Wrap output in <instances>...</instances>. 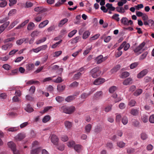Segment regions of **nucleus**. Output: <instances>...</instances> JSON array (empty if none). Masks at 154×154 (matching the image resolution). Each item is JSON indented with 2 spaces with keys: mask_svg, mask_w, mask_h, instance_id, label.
I'll list each match as a JSON object with an SVG mask.
<instances>
[{
  "mask_svg": "<svg viewBox=\"0 0 154 154\" xmlns=\"http://www.w3.org/2000/svg\"><path fill=\"white\" fill-rule=\"evenodd\" d=\"M61 109L65 113L71 114L75 111V108L74 106H68L66 105H64L61 107Z\"/></svg>",
  "mask_w": 154,
  "mask_h": 154,
  "instance_id": "obj_1",
  "label": "nucleus"
},
{
  "mask_svg": "<svg viewBox=\"0 0 154 154\" xmlns=\"http://www.w3.org/2000/svg\"><path fill=\"white\" fill-rule=\"evenodd\" d=\"M90 73L92 77L96 78L100 75L101 71L99 70V67H97L92 69Z\"/></svg>",
  "mask_w": 154,
  "mask_h": 154,
  "instance_id": "obj_2",
  "label": "nucleus"
},
{
  "mask_svg": "<svg viewBox=\"0 0 154 154\" xmlns=\"http://www.w3.org/2000/svg\"><path fill=\"white\" fill-rule=\"evenodd\" d=\"M121 23L125 26H128L129 24L131 25L133 24V21L131 20H128L127 18L123 17L120 20Z\"/></svg>",
  "mask_w": 154,
  "mask_h": 154,
  "instance_id": "obj_3",
  "label": "nucleus"
},
{
  "mask_svg": "<svg viewBox=\"0 0 154 154\" xmlns=\"http://www.w3.org/2000/svg\"><path fill=\"white\" fill-rule=\"evenodd\" d=\"M8 145L12 150L14 154H20L19 151L18 150H17L16 149L15 144L12 142H8Z\"/></svg>",
  "mask_w": 154,
  "mask_h": 154,
  "instance_id": "obj_4",
  "label": "nucleus"
},
{
  "mask_svg": "<svg viewBox=\"0 0 154 154\" xmlns=\"http://www.w3.org/2000/svg\"><path fill=\"white\" fill-rule=\"evenodd\" d=\"M106 59V57H103L102 55H100L96 57L95 60L97 64H99L105 60Z\"/></svg>",
  "mask_w": 154,
  "mask_h": 154,
  "instance_id": "obj_5",
  "label": "nucleus"
},
{
  "mask_svg": "<svg viewBox=\"0 0 154 154\" xmlns=\"http://www.w3.org/2000/svg\"><path fill=\"white\" fill-rule=\"evenodd\" d=\"M145 42H142L134 50V52L135 53H138V54H140L141 53L140 51L145 46Z\"/></svg>",
  "mask_w": 154,
  "mask_h": 154,
  "instance_id": "obj_6",
  "label": "nucleus"
},
{
  "mask_svg": "<svg viewBox=\"0 0 154 154\" xmlns=\"http://www.w3.org/2000/svg\"><path fill=\"white\" fill-rule=\"evenodd\" d=\"M105 81V79L103 78H99L95 79L93 84L96 85H98L102 84Z\"/></svg>",
  "mask_w": 154,
  "mask_h": 154,
  "instance_id": "obj_7",
  "label": "nucleus"
},
{
  "mask_svg": "<svg viewBox=\"0 0 154 154\" xmlns=\"http://www.w3.org/2000/svg\"><path fill=\"white\" fill-rule=\"evenodd\" d=\"M26 136L24 133H20L17 134L15 137V138L17 141H21Z\"/></svg>",
  "mask_w": 154,
  "mask_h": 154,
  "instance_id": "obj_8",
  "label": "nucleus"
},
{
  "mask_svg": "<svg viewBox=\"0 0 154 154\" xmlns=\"http://www.w3.org/2000/svg\"><path fill=\"white\" fill-rule=\"evenodd\" d=\"M35 67V65L32 63H29L26 65V70L27 71L31 72Z\"/></svg>",
  "mask_w": 154,
  "mask_h": 154,
  "instance_id": "obj_9",
  "label": "nucleus"
},
{
  "mask_svg": "<svg viewBox=\"0 0 154 154\" xmlns=\"http://www.w3.org/2000/svg\"><path fill=\"white\" fill-rule=\"evenodd\" d=\"M148 72L147 69H143L137 74V78L138 79L142 78L147 74Z\"/></svg>",
  "mask_w": 154,
  "mask_h": 154,
  "instance_id": "obj_10",
  "label": "nucleus"
},
{
  "mask_svg": "<svg viewBox=\"0 0 154 154\" xmlns=\"http://www.w3.org/2000/svg\"><path fill=\"white\" fill-rule=\"evenodd\" d=\"M50 137L51 138V141L54 144L57 145L58 142V138L57 136L55 134H52Z\"/></svg>",
  "mask_w": 154,
  "mask_h": 154,
  "instance_id": "obj_11",
  "label": "nucleus"
},
{
  "mask_svg": "<svg viewBox=\"0 0 154 154\" xmlns=\"http://www.w3.org/2000/svg\"><path fill=\"white\" fill-rule=\"evenodd\" d=\"M34 11L36 12H39L40 13L45 12L46 11V9L42 7H38L34 8Z\"/></svg>",
  "mask_w": 154,
  "mask_h": 154,
  "instance_id": "obj_12",
  "label": "nucleus"
},
{
  "mask_svg": "<svg viewBox=\"0 0 154 154\" xmlns=\"http://www.w3.org/2000/svg\"><path fill=\"white\" fill-rule=\"evenodd\" d=\"M64 124L65 127L67 129L70 130L71 129L72 125V122L68 121H66L64 122Z\"/></svg>",
  "mask_w": 154,
  "mask_h": 154,
  "instance_id": "obj_13",
  "label": "nucleus"
},
{
  "mask_svg": "<svg viewBox=\"0 0 154 154\" xmlns=\"http://www.w3.org/2000/svg\"><path fill=\"white\" fill-rule=\"evenodd\" d=\"M10 23L9 21L6 22L0 26V31L2 33Z\"/></svg>",
  "mask_w": 154,
  "mask_h": 154,
  "instance_id": "obj_14",
  "label": "nucleus"
},
{
  "mask_svg": "<svg viewBox=\"0 0 154 154\" xmlns=\"http://www.w3.org/2000/svg\"><path fill=\"white\" fill-rule=\"evenodd\" d=\"M139 111L138 109L132 108L131 110L130 113L134 116H137L139 114Z\"/></svg>",
  "mask_w": 154,
  "mask_h": 154,
  "instance_id": "obj_15",
  "label": "nucleus"
},
{
  "mask_svg": "<svg viewBox=\"0 0 154 154\" xmlns=\"http://www.w3.org/2000/svg\"><path fill=\"white\" fill-rule=\"evenodd\" d=\"M142 18L144 24L145 26H147L148 24L147 21L149 20L148 16L146 14H144L142 16Z\"/></svg>",
  "mask_w": 154,
  "mask_h": 154,
  "instance_id": "obj_16",
  "label": "nucleus"
},
{
  "mask_svg": "<svg viewBox=\"0 0 154 154\" xmlns=\"http://www.w3.org/2000/svg\"><path fill=\"white\" fill-rule=\"evenodd\" d=\"M49 23V21L46 20L41 22L38 25V27L39 28H42L46 26Z\"/></svg>",
  "mask_w": 154,
  "mask_h": 154,
  "instance_id": "obj_17",
  "label": "nucleus"
},
{
  "mask_svg": "<svg viewBox=\"0 0 154 154\" xmlns=\"http://www.w3.org/2000/svg\"><path fill=\"white\" fill-rule=\"evenodd\" d=\"M40 147H38L36 149H32L30 151L31 154H38L41 151Z\"/></svg>",
  "mask_w": 154,
  "mask_h": 154,
  "instance_id": "obj_18",
  "label": "nucleus"
},
{
  "mask_svg": "<svg viewBox=\"0 0 154 154\" xmlns=\"http://www.w3.org/2000/svg\"><path fill=\"white\" fill-rule=\"evenodd\" d=\"M94 91V90H91V91L89 93H82L81 96V98L82 99H85L87 98L88 96H89L91 94H92Z\"/></svg>",
  "mask_w": 154,
  "mask_h": 154,
  "instance_id": "obj_19",
  "label": "nucleus"
},
{
  "mask_svg": "<svg viewBox=\"0 0 154 154\" xmlns=\"http://www.w3.org/2000/svg\"><path fill=\"white\" fill-rule=\"evenodd\" d=\"M132 83V79L131 78H128L125 79L123 82L124 85H128Z\"/></svg>",
  "mask_w": 154,
  "mask_h": 154,
  "instance_id": "obj_20",
  "label": "nucleus"
},
{
  "mask_svg": "<svg viewBox=\"0 0 154 154\" xmlns=\"http://www.w3.org/2000/svg\"><path fill=\"white\" fill-rule=\"evenodd\" d=\"M13 45L11 43H8L5 45H3L2 47V49L6 50L8 49H10L12 46Z\"/></svg>",
  "mask_w": 154,
  "mask_h": 154,
  "instance_id": "obj_21",
  "label": "nucleus"
},
{
  "mask_svg": "<svg viewBox=\"0 0 154 154\" xmlns=\"http://www.w3.org/2000/svg\"><path fill=\"white\" fill-rule=\"evenodd\" d=\"M74 148V149L78 152H80L82 150V146L79 144L75 145Z\"/></svg>",
  "mask_w": 154,
  "mask_h": 154,
  "instance_id": "obj_22",
  "label": "nucleus"
},
{
  "mask_svg": "<svg viewBox=\"0 0 154 154\" xmlns=\"http://www.w3.org/2000/svg\"><path fill=\"white\" fill-rule=\"evenodd\" d=\"M76 95L69 96L65 99V100L67 102H70L74 100L75 98Z\"/></svg>",
  "mask_w": 154,
  "mask_h": 154,
  "instance_id": "obj_23",
  "label": "nucleus"
},
{
  "mask_svg": "<svg viewBox=\"0 0 154 154\" xmlns=\"http://www.w3.org/2000/svg\"><path fill=\"white\" fill-rule=\"evenodd\" d=\"M25 110L28 112H33L34 110L29 104H27L26 107L25 108Z\"/></svg>",
  "mask_w": 154,
  "mask_h": 154,
  "instance_id": "obj_24",
  "label": "nucleus"
},
{
  "mask_svg": "<svg viewBox=\"0 0 154 154\" xmlns=\"http://www.w3.org/2000/svg\"><path fill=\"white\" fill-rule=\"evenodd\" d=\"M66 86L65 85H59L57 86V89L59 92L63 91L65 89Z\"/></svg>",
  "mask_w": 154,
  "mask_h": 154,
  "instance_id": "obj_25",
  "label": "nucleus"
},
{
  "mask_svg": "<svg viewBox=\"0 0 154 154\" xmlns=\"http://www.w3.org/2000/svg\"><path fill=\"white\" fill-rule=\"evenodd\" d=\"M136 103V101L134 99H131L129 100L128 105L131 107H132L135 106V104Z\"/></svg>",
  "mask_w": 154,
  "mask_h": 154,
  "instance_id": "obj_26",
  "label": "nucleus"
},
{
  "mask_svg": "<svg viewBox=\"0 0 154 154\" xmlns=\"http://www.w3.org/2000/svg\"><path fill=\"white\" fill-rule=\"evenodd\" d=\"M103 92L101 91H97L94 94V97L96 99H99L101 97Z\"/></svg>",
  "mask_w": 154,
  "mask_h": 154,
  "instance_id": "obj_27",
  "label": "nucleus"
},
{
  "mask_svg": "<svg viewBox=\"0 0 154 154\" xmlns=\"http://www.w3.org/2000/svg\"><path fill=\"white\" fill-rule=\"evenodd\" d=\"M68 21V19L66 18H64L61 20L60 23H59L58 26L59 27L62 26L63 25L67 22Z\"/></svg>",
  "mask_w": 154,
  "mask_h": 154,
  "instance_id": "obj_28",
  "label": "nucleus"
},
{
  "mask_svg": "<svg viewBox=\"0 0 154 154\" xmlns=\"http://www.w3.org/2000/svg\"><path fill=\"white\" fill-rule=\"evenodd\" d=\"M143 92V90L141 89H138L134 93V96H137L140 95Z\"/></svg>",
  "mask_w": 154,
  "mask_h": 154,
  "instance_id": "obj_29",
  "label": "nucleus"
},
{
  "mask_svg": "<svg viewBox=\"0 0 154 154\" xmlns=\"http://www.w3.org/2000/svg\"><path fill=\"white\" fill-rule=\"evenodd\" d=\"M34 26V24L33 22H30L28 24L27 29L29 30H31L33 29Z\"/></svg>",
  "mask_w": 154,
  "mask_h": 154,
  "instance_id": "obj_30",
  "label": "nucleus"
},
{
  "mask_svg": "<svg viewBox=\"0 0 154 154\" xmlns=\"http://www.w3.org/2000/svg\"><path fill=\"white\" fill-rule=\"evenodd\" d=\"M29 21V20H26L24 21L23 23H21L17 27V28L19 29L21 27H23L25 26L27 23Z\"/></svg>",
  "mask_w": 154,
  "mask_h": 154,
  "instance_id": "obj_31",
  "label": "nucleus"
},
{
  "mask_svg": "<svg viewBox=\"0 0 154 154\" xmlns=\"http://www.w3.org/2000/svg\"><path fill=\"white\" fill-rule=\"evenodd\" d=\"M90 32L88 31H85L83 34L82 38L84 39H86L88 38L90 35Z\"/></svg>",
  "mask_w": 154,
  "mask_h": 154,
  "instance_id": "obj_32",
  "label": "nucleus"
},
{
  "mask_svg": "<svg viewBox=\"0 0 154 154\" xmlns=\"http://www.w3.org/2000/svg\"><path fill=\"white\" fill-rule=\"evenodd\" d=\"M40 32L37 30H35L32 32L31 36L32 37L37 36L40 33Z\"/></svg>",
  "mask_w": 154,
  "mask_h": 154,
  "instance_id": "obj_33",
  "label": "nucleus"
},
{
  "mask_svg": "<svg viewBox=\"0 0 154 154\" xmlns=\"http://www.w3.org/2000/svg\"><path fill=\"white\" fill-rule=\"evenodd\" d=\"M120 65H116L112 69V72L115 73L118 70L120 69Z\"/></svg>",
  "mask_w": 154,
  "mask_h": 154,
  "instance_id": "obj_34",
  "label": "nucleus"
},
{
  "mask_svg": "<svg viewBox=\"0 0 154 154\" xmlns=\"http://www.w3.org/2000/svg\"><path fill=\"white\" fill-rule=\"evenodd\" d=\"M46 40V37H44L40 39L37 40L35 42V43L37 45H38L41 43H43L45 42Z\"/></svg>",
  "mask_w": 154,
  "mask_h": 154,
  "instance_id": "obj_35",
  "label": "nucleus"
},
{
  "mask_svg": "<svg viewBox=\"0 0 154 154\" xmlns=\"http://www.w3.org/2000/svg\"><path fill=\"white\" fill-rule=\"evenodd\" d=\"M39 82L38 81H35L33 80H30L26 82V84L27 85H32L34 84H39Z\"/></svg>",
  "mask_w": 154,
  "mask_h": 154,
  "instance_id": "obj_36",
  "label": "nucleus"
},
{
  "mask_svg": "<svg viewBox=\"0 0 154 154\" xmlns=\"http://www.w3.org/2000/svg\"><path fill=\"white\" fill-rule=\"evenodd\" d=\"M116 10L117 12H118L121 13H123L125 12L124 9L123 7H117L116 8Z\"/></svg>",
  "mask_w": 154,
  "mask_h": 154,
  "instance_id": "obj_37",
  "label": "nucleus"
},
{
  "mask_svg": "<svg viewBox=\"0 0 154 154\" xmlns=\"http://www.w3.org/2000/svg\"><path fill=\"white\" fill-rule=\"evenodd\" d=\"M42 18V15H39L36 16L34 18V20L36 22H39L41 21Z\"/></svg>",
  "mask_w": 154,
  "mask_h": 154,
  "instance_id": "obj_38",
  "label": "nucleus"
},
{
  "mask_svg": "<svg viewBox=\"0 0 154 154\" xmlns=\"http://www.w3.org/2000/svg\"><path fill=\"white\" fill-rule=\"evenodd\" d=\"M82 75V73L80 72H79L75 74L73 76V79L75 80H76L79 79Z\"/></svg>",
  "mask_w": 154,
  "mask_h": 154,
  "instance_id": "obj_39",
  "label": "nucleus"
},
{
  "mask_svg": "<svg viewBox=\"0 0 154 154\" xmlns=\"http://www.w3.org/2000/svg\"><path fill=\"white\" fill-rule=\"evenodd\" d=\"M63 81L62 78L61 77H58L55 80H53L52 81L56 83H60L62 82Z\"/></svg>",
  "mask_w": 154,
  "mask_h": 154,
  "instance_id": "obj_40",
  "label": "nucleus"
},
{
  "mask_svg": "<svg viewBox=\"0 0 154 154\" xmlns=\"http://www.w3.org/2000/svg\"><path fill=\"white\" fill-rule=\"evenodd\" d=\"M55 99L56 101L59 103L61 102L62 101H64V100L63 97L60 96L56 97Z\"/></svg>",
  "mask_w": 154,
  "mask_h": 154,
  "instance_id": "obj_41",
  "label": "nucleus"
},
{
  "mask_svg": "<svg viewBox=\"0 0 154 154\" xmlns=\"http://www.w3.org/2000/svg\"><path fill=\"white\" fill-rule=\"evenodd\" d=\"M129 73L127 72H125L122 73L121 77L122 78H125L129 75Z\"/></svg>",
  "mask_w": 154,
  "mask_h": 154,
  "instance_id": "obj_42",
  "label": "nucleus"
},
{
  "mask_svg": "<svg viewBox=\"0 0 154 154\" xmlns=\"http://www.w3.org/2000/svg\"><path fill=\"white\" fill-rule=\"evenodd\" d=\"M91 128V125L88 124L86 125L85 127V130L86 132L87 133H89Z\"/></svg>",
  "mask_w": 154,
  "mask_h": 154,
  "instance_id": "obj_43",
  "label": "nucleus"
},
{
  "mask_svg": "<svg viewBox=\"0 0 154 154\" xmlns=\"http://www.w3.org/2000/svg\"><path fill=\"white\" fill-rule=\"evenodd\" d=\"M50 119V116L49 115H47L45 116L42 119V122L44 123H46L48 122Z\"/></svg>",
  "mask_w": 154,
  "mask_h": 154,
  "instance_id": "obj_44",
  "label": "nucleus"
},
{
  "mask_svg": "<svg viewBox=\"0 0 154 154\" xmlns=\"http://www.w3.org/2000/svg\"><path fill=\"white\" fill-rule=\"evenodd\" d=\"M78 82L75 81L69 85V87L71 88H75L77 87L79 85Z\"/></svg>",
  "mask_w": 154,
  "mask_h": 154,
  "instance_id": "obj_45",
  "label": "nucleus"
},
{
  "mask_svg": "<svg viewBox=\"0 0 154 154\" xmlns=\"http://www.w3.org/2000/svg\"><path fill=\"white\" fill-rule=\"evenodd\" d=\"M122 123L124 125H125L127 124L128 122V119L126 117L124 116L122 119Z\"/></svg>",
  "mask_w": 154,
  "mask_h": 154,
  "instance_id": "obj_46",
  "label": "nucleus"
},
{
  "mask_svg": "<svg viewBox=\"0 0 154 154\" xmlns=\"http://www.w3.org/2000/svg\"><path fill=\"white\" fill-rule=\"evenodd\" d=\"M141 119L144 123L148 121V117L146 115H143L141 117Z\"/></svg>",
  "mask_w": 154,
  "mask_h": 154,
  "instance_id": "obj_47",
  "label": "nucleus"
},
{
  "mask_svg": "<svg viewBox=\"0 0 154 154\" xmlns=\"http://www.w3.org/2000/svg\"><path fill=\"white\" fill-rule=\"evenodd\" d=\"M77 31L76 30H74L71 31L68 34V36L69 37H72L73 36L76 32Z\"/></svg>",
  "mask_w": 154,
  "mask_h": 154,
  "instance_id": "obj_48",
  "label": "nucleus"
},
{
  "mask_svg": "<svg viewBox=\"0 0 154 154\" xmlns=\"http://www.w3.org/2000/svg\"><path fill=\"white\" fill-rule=\"evenodd\" d=\"M122 54V52L121 51H116L115 55L116 57H118L121 56Z\"/></svg>",
  "mask_w": 154,
  "mask_h": 154,
  "instance_id": "obj_49",
  "label": "nucleus"
},
{
  "mask_svg": "<svg viewBox=\"0 0 154 154\" xmlns=\"http://www.w3.org/2000/svg\"><path fill=\"white\" fill-rule=\"evenodd\" d=\"M139 63L138 62H134V63L130 65V68L131 69H133L136 68L138 65Z\"/></svg>",
  "mask_w": 154,
  "mask_h": 154,
  "instance_id": "obj_50",
  "label": "nucleus"
},
{
  "mask_svg": "<svg viewBox=\"0 0 154 154\" xmlns=\"http://www.w3.org/2000/svg\"><path fill=\"white\" fill-rule=\"evenodd\" d=\"M132 123L133 125L137 127L139 125V122L135 119H133L132 120Z\"/></svg>",
  "mask_w": 154,
  "mask_h": 154,
  "instance_id": "obj_51",
  "label": "nucleus"
},
{
  "mask_svg": "<svg viewBox=\"0 0 154 154\" xmlns=\"http://www.w3.org/2000/svg\"><path fill=\"white\" fill-rule=\"evenodd\" d=\"M119 14H115L112 16V18L115 20L117 21L118 22L120 20V18L119 17Z\"/></svg>",
  "mask_w": 154,
  "mask_h": 154,
  "instance_id": "obj_52",
  "label": "nucleus"
},
{
  "mask_svg": "<svg viewBox=\"0 0 154 154\" xmlns=\"http://www.w3.org/2000/svg\"><path fill=\"white\" fill-rule=\"evenodd\" d=\"M75 144V142L73 141H69L67 143V146L69 147H73Z\"/></svg>",
  "mask_w": 154,
  "mask_h": 154,
  "instance_id": "obj_53",
  "label": "nucleus"
},
{
  "mask_svg": "<svg viewBox=\"0 0 154 154\" xmlns=\"http://www.w3.org/2000/svg\"><path fill=\"white\" fill-rule=\"evenodd\" d=\"M26 100L30 101H33L34 100V98L29 95H26Z\"/></svg>",
  "mask_w": 154,
  "mask_h": 154,
  "instance_id": "obj_54",
  "label": "nucleus"
},
{
  "mask_svg": "<svg viewBox=\"0 0 154 154\" xmlns=\"http://www.w3.org/2000/svg\"><path fill=\"white\" fill-rule=\"evenodd\" d=\"M48 47L47 45H44L38 47L40 51L45 50Z\"/></svg>",
  "mask_w": 154,
  "mask_h": 154,
  "instance_id": "obj_55",
  "label": "nucleus"
},
{
  "mask_svg": "<svg viewBox=\"0 0 154 154\" xmlns=\"http://www.w3.org/2000/svg\"><path fill=\"white\" fill-rule=\"evenodd\" d=\"M152 80V78L149 76H146L144 79V81L145 82H148L151 81Z\"/></svg>",
  "mask_w": 154,
  "mask_h": 154,
  "instance_id": "obj_56",
  "label": "nucleus"
},
{
  "mask_svg": "<svg viewBox=\"0 0 154 154\" xmlns=\"http://www.w3.org/2000/svg\"><path fill=\"white\" fill-rule=\"evenodd\" d=\"M79 38V36H77L73 38L72 40V43L74 44L77 43L78 42Z\"/></svg>",
  "mask_w": 154,
  "mask_h": 154,
  "instance_id": "obj_57",
  "label": "nucleus"
},
{
  "mask_svg": "<svg viewBox=\"0 0 154 154\" xmlns=\"http://www.w3.org/2000/svg\"><path fill=\"white\" fill-rule=\"evenodd\" d=\"M116 86H113L109 88V91L110 93H113L116 91Z\"/></svg>",
  "mask_w": 154,
  "mask_h": 154,
  "instance_id": "obj_58",
  "label": "nucleus"
},
{
  "mask_svg": "<svg viewBox=\"0 0 154 154\" xmlns=\"http://www.w3.org/2000/svg\"><path fill=\"white\" fill-rule=\"evenodd\" d=\"M147 135L145 133H142L141 134V137L142 139L143 140H145L147 138Z\"/></svg>",
  "mask_w": 154,
  "mask_h": 154,
  "instance_id": "obj_59",
  "label": "nucleus"
},
{
  "mask_svg": "<svg viewBox=\"0 0 154 154\" xmlns=\"http://www.w3.org/2000/svg\"><path fill=\"white\" fill-rule=\"evenodd\" d=\"M147 23H148V24L147 25L149 26L150 25V26H154V21L152 19L149 20L147 21Z\"/></svg>",
  "mask_w": 154,
  "mask_h": 154,
  "instance_id": "obj_60",
  "label": "nucleus"
},
{
  "mask_svg": "<svg viewBox=\"0 0 154 154\" xmlns=\"http://www.w3.org/2000/svg\"><path fill=\"white\" fill-rule=\"evenodd\" d=\"M35 87L34 86H32L29 89V91L30 92V93L32 94H34V93L35 92Z\"/></svg>",
  "mask_w": 154,
  "mask_h": 154,
  "instance_id": "obj_61",
  "label": "nucleus"
},
{
  "mask_svg": "<svg viewBox=\"0 0 154 154\" xmlns=\"http://www.w3.org/2000/svg\"><path fill=\"white\" fill-rule=\"evenodd\" d=\"M2 67L5 69L8 70L10 69L11 67L8 64H6L3 65Z\"/></svg>",
  "mask_w": 154,
  "mask_h": 154,
  "instance_id": "obj_62",
  "label": "nucleus"
},
{
  "mask_svg": "<svg viewBox=\"0 0 154 154\" xmlns=\"http://www.w3.org/2000/svg\"><path fill=\"white\" fill-rule=\"evenodd\" d=\"M117 145L119 147L122 148L125 146V144L124 143L121 141L118 142Z\"/></svg>",
  "mask_w": 154,
  "mask_h": 154,
  "instance_id": "obj_63",
  "label": "nucleus"
},
{
  "mask_svg": "<svg viewBox=\"0 0 154 154\" xmlns=\"http://www.w3.org/2000/svg\"><path fill=\"white\" fill-rule=\"evenodd\" d=\"M149 120L151 123H154V114L150 116Z\"/></svg>",
  "mask_w": 154,
  "mask_h": 154,
  "instance_id": "obj_64",
  "label": "nucleus"
}]
</instances>
